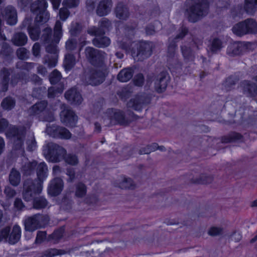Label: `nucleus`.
<instances>
[{"label":"nucleus","instance_id":"obj_1","mask_svg":"<svg viewBox=\"0 0 257 257\" xmlns=\"http://www.w3.org/2000/svg\"><path fill=\"white\" fill-rule=\"evenodd\" d=\"M35 170L37 173V179H27L24 183L23 197L25 200H29L35 194L41 193L43 182L48 176L47 165L44 162L39 164L37 162Z\"/></svg>","mask_w":257,"mask_h":257},{"label":"nucleus","instance_id":"obj_2","mask_svg":"<svg viewBox=\"0 0 257 257\" xmlns=\"http://www.w3.org/2000/svg\"><path fill=\"white\" fill-rule=\"evenodd\" d=\"M17 0L18 6L25 10L30 7L31 12L36 15L35 21L37 23H46L50 18V14L47 10L48 3L44 0Z\"/></svg>","mask_w":257,"mask_h":257},{"label":"nucleus","instance_id":"obj_3","mask_svg":"<svg viewBox=\"0 0 257 257\" xmlns=\"http://www.w3.org/2000/svg\"><path fill=\"white\" fill-rule=\"evenodd\" d=\"M170 80V75L166 70L151 72L147 76V85H150L154 82V89L158 93H162L166 90Z\"/></svg>","mask_w":257,"mask_h":257},{"label":"nucleus","instance_id":"obj_4","mask_svg":"<svg viewBox=\"0 0 257 257\" xmlns=\"http://www.w3.org/2000/svg\"><path fill=\"white\" fill-rule=\"evenodd\" d=\"M188 32V29L185 27H182L179 29V33L170 42L168 47V62L173 68L177 69H182V64L175 58V53L177 49V42L183 39Z\"/></svg>","mask_w":257,"mask_h":257},{"label":"nucleus","instance_id":"obj_5","mask_svg":"<svg viewBox=\"0 0 257 257\" xmlns=\"http://www.w3.org/2000/svg\"><path fill=\"white\" fill-rule=\"evenodd\" d=\"M47 105L48 102L46 100L37 102L28 109L29 115L40 121H53L54 117L51 113H48L46 109Z\"/></svg>","mask_w":257,"mask_h":257},{"label":"nucleus","instance_id":"obj_6","mask_svg":"<svg viewBox=\"0 0 257 257\" xmlns=\"http://www.w3.org/2000/svg\"><path fill=\"white\" fill-rule=\"evenodd\" d=\"M6 134L13 142L14 150H24V140L26 135V128L24 126H10Z\"/></svg>","mask_w":257,"mask_h":257},{"label":"nucleus","instance_id":"obj_7","mask_svg":"<svg viewBox=\"0 0 257 257\" xmlns=\"http://www.w3.org/2000/svg\"><path fill=\"white\" fill-rule=\"evenodd\" d=\"M232 31L239 37L246 34H257V22L253 19H246L236 24L232 27Z\"/></svg>","mask_w":257,"mask_h":257},{"label":"nucleus","instance_id":"obj_8","mask_svg":"<svg viewBox=\"0 0 257 257\" xmlns=\"http://www.w3.org/2000/svg\"><path fill=\"white\" fill-rule=\"evenodd\" d=\"M62 24L60 21L56 22L54 28V35L52 39V30L50 27H46L42 31L40 37L41 40L45 44L50 42L58 44L62 37Z\"/></svg>","mask_w":257,"mask_h":257},{"label":"nucleus","instance_id":"obj_9","mask_svg":"<svg viewBox=\"0 0 257 257\" xmlns=\"http://www.w3.org/2000/svg\"><path fill=\"white\" fill-rule=\"evenodd\" d=\"M105 114L109 120V122L107 124L108 126L117 124L121 125H128L132 120L136 119L138 117L137 115L132 113L133 119H128L125 117L124 113L123 111L116 110L113 108L107 109Z\"/></svg>","mask_w":257,"mask_h":257},{"label":"nucleus","instance_id":"obj_10","mask_svg":"<svg viewBox=\"0 0 257 257\" xmlns=\"http://www.w3.org/2000/svg\"><path fill=\"white\" fill-rule=\"evenodd\" d=\"M82 79L84 83L87 85L96 86L104 81L105 76L102 71L90 68L84 70Z\"/></svg>","mask_w":257,"mask_h":257},{"label":"nucleus","instance_id":"obj_11","mask_svg":"<svg viewBox=\"0 0 257 257\" xmlns=\"http://www.w3.org/2000/svg\"><path fill=\"white\" fill-rule=\"evenodd\" d=\"M49 220L48 216L40 213L36 214L25 219V229L33 232L46 224Z\"/></svg>","mask_w":257,"mask_h":257},{"label":"nucleus","instance_id":"obj_12","mask_svg":"<svg viewBox=\"0 0 257 257\" xmlns=\"http://www.w3.org/2000/svg\"><path fill=\"white\" fill-rule=\"evenodd\" d=\"M85 53L87 59L92 65L101 67L104 64V60L107 56L104 52L87 47L85 48Z\"/></svg>","mask_w":257,"mask_h":257},{"label":"nucleus","instance_id":"obj_13","mask_svg":"<svg viewBox=\"0 0 257 257\" xmlns=\"http://www.w3.org/2000/svg\"><path fill=\"white\" fill-rule=\"evenodd\" d=\"M153 43L142 42L137 45V50H132V55L135 60L142 61L152 54Z\"/></svg>","mask_w":257,"mask_h":257},{"label":"nucleus","instance_id":"obj_14","mask_svg":"<svg viewBox=\"0 0 257 257\" xmlns=\"http://www.w3.org/2000/svg\"><path fill=\"white\" fill-rule=\"evenodd\" d=\"M47 156L52 162H59L64 159L66 150L62 147L53 143L47 145Z\"/></svg>","mask_w":257,"mask_h":257},{"label":"nucleus","instance_id":"obj_15","mask_svg":"<svg viewBox=\"0 0 257 257\" xmlns=\"http://www.w3.org/2000/svg\"><path fill=\"white\" fill-rule=\"evenodd\" d=\"M46 132L50 136L55 138L69 139L71 137V134L68 130L58 125L49 126L47 125Z\"/></svg>","mask_w":257,"mask_h":257},{"label":"nucleus","instance_id":"obj_16","mask_svg":"<svg viewBox=\"0 0 257 257\" xmlns=\"http://www.w3.org/2000/svg\"><path fill=\"white\" fill-rule=\"evenodd\" d=\"M151 97L146 94L137 95L134 98L131 99L127 104L128 107L133 108L137 111H141L144 105L151 102Z\"/></svg>","mask_w":257,"mask_h":257},{"label":"nucleus","instance_id":"obj_17","mask_svg":"<svg viewBox=\"0 0 257 257\" xmlns=\"http://www.w3.org/2000/svg\"><path fill=\"white\" fill-rule=\"evenodd\" d=\"M62 122L68 127H74L76 125L78 117L75 112L70 109H66L60 113Z\"/></svg>","mask_w":257,"mask_h":257},{"label":"nucleus","instance_id":"obj_18","mask_svg":"<svg viewBox=\"0 0 257 257\" xmlns=\"http://www.w3.org/2000/svg\"><path fill=\"white\" fill-rule=\"evenodd\" d=\"M13 72L11 68H3L0 71V90L6 92L8 90L10 82V76Z\"/></svg>","mask_w":257,"mask_h":257},{"label":"nucleus","instance_id":"obj_19","mask_svg":"<svg viewBox=\"0 0 257 257\" xmlns=\"http://www.w3.org/2000/svg\"><path fill=\"white\" fill-rule=\"evenodd\" d=\"M112 7V0H99L96 9V14L99 17L108 15Z\"/></svg>","mask_w":257,"mask_h":257},{"label":"nucleus","instance_id":"obj_20","mask_svg":"<svg viewBox=\"0 0 257 257\" xmlns=\"http://www.w3.org/2000/svg\"><path fill=\"white\" fill-rule=\"evenodd\" d=\"M2 14L9 25H15L17 23V13L14 7L12 6L6 7L2 12Z\"/></svg>","mask_w":257,"mask_h":257},{"label":"nucleus","instance_id":"obj_21","mask_svg":"<svg viewBox=\"0 0 257 257\" xmlns=\"http://www.w3.org/2000/svg\"><path fill=\"white\" fill-rule=\"evenodd\" d=\"M243 93L246 96L250 98L257 95V85L249 80H243L240 83Z\"/></svg>","mask_w":257,"mask_h":257},{"label":"nucleus","instance_id":"obj_22","mask_svg":"<svg viewBox=\"0 0 257 257\" xmlns=\"http://www.w3.org/2000/svg\"><path fill=\"white\" fill-rule=\"evenodd\" d=\"M65 97L68 101L74 105H79L83 100L80 92L76 88H73L65 92Z\"/></svg>","mask_w":257,"mask_h":257},{"label":"nucleus","instance_id":"obj_23","mask_svg":"<svg viewBox=\"0 0 257 257\" xmlns=\"http://www.w3.org/2000/svg\"><path fill=\"white\" fill-rule=\"evenodd\" d=\"M63 188V180L60 178H55L51 182L48 193L53 196H56L60 194Z\"/></svg>","mask_w":257,"mask_h":257},{"label":"nucleus","instance_id":"obj_24","mask_svg":"<svg viewBox=\"0 0 257 257\" xmlns=\"http://www.w3.org/2000/svg\"><path fill=\"white\" fill-rule=\"evenodd\" d=\"M245 49V46L241 43L234 42L228 46L226 53L232 57L237 56L242 54Z\"/></svg>","mask_w":257,"mask_h":257},{"label":"nucleus","instance_id":"obj_25","mask_svg":"<svg viewBox=\"0 0 257 257\" xmlns=\"http://www.w3.org/2000/svg\"><path fill=\"white\" fill-rule=\"evenodd\" d=\"M114 13L117 18L121 20H126L130 16L128 8L122 3H119L116 5Z\"/></svg>","mask_w":257,"mask_h":257},{"label":"nucleus","instance_id":"obj_26","mask_svg":"<svg viewBox=\"0 0 257 257\" xmlns=\"http://www.w3.org/2000/svg\"><path fill=\"white\" fill-rule=\"evenodd\" d=\"M134 74V69L126 67L121 69L117 75V80L121 82H126L131 80Z\"/></svg>","mask_w":257,"mask_h":257},{"label":"nucleus","instance_id":"obj_27","mask_svg":"<svg viewBox=\"0 0 257 257\" xmlns=\"http://www.w3.org/2000/svg\"><path fill=\"white\" fill-rule=\"evenodd\" d=\"M39 194L40 193L36 194L31 199L26 200V201H29L33 200V207L37 210L45 208L48 204V201L44 197L39 196L35 197L36 195H39Z\"/></svg>","mask_w":257,"mask_h":257},{"label":"nucleus","instance_id":"obj_28","mask_svg":"<svg viewBox=\"0 0 257 257\" xmlns=\"http://www.w3.org/2000/svg\"><path fill=\"white\" fill-rule=\"evenodd\" d=\"M21 236V229L18 225H15L12 231L10 232L8 236V241L10 244H14L20 239Z\"/></svg>","mask_w":257,"mask_h":257},{"label":"nucleus","instance_id":"obj_29","mask_svg":"<svg viewBox=\"0 0 257 257\" xmlns=\"http://www.w3.org/2000/svg\"><path fill=\"white\" fill-rule=\"evenodd\" d=\"M181 52L185 62L193 64L195 60L194 53L190 47L185 46H181Z\"/></svg>","mask_w":257,"mask_h":257},{"label":"nucleus","instance_id":"obj_30","mask_svg":"<svg viewBox=\"0 0 257 257\" xmlns=\"http://www.w3.org/2000/svg\"><path fill=\"white\" fill-rule=\"evenodd\" d=\"M36 24L28 28V33L32 40L37 41L40 38L41 29L37 24H43L45 23H37L35 21Z\"/></svg>","mask_w":257,"mask_h":257},{"label":"nucleus","instance_id":"obj_31","mask_svg":"<svg viewBox=\"0 0 257 257\" xmlns=\"http://www.w3.org/2000/svg\"><path fill=\"white\" fill-rule=\"evenodd\" d=\"M75 64L76 60L74 55L71 53L66 54L63 64L65 71H70L74 67Z\"/></svg>","mask_w":257,"mask_h":257},{"label":"nucleus","instance_id":"obj_32","mask_svg":"<svg viewBox=\"0 0 257 257\" xmlns=\"http://www.w3.org/2000/svg\"><path fill=\"white\" fill-rule=\"evenodd\" d=\"M93 44L98 48H105L110 44V39L105 36L97 37L92 40Z\"/></svg>","mask_w":257,"mask_h":257},{"label":"nucleus","instance_id":"obj_33","mask_svg":"<svg viewBox=\"0 0 257 257\" xmlns=\"http://www.w3.org/2000/svg\"><path fill=\"white\" fill-rule=\"evenodd\" d=\"M28 41L27 36L24 33H16L13 38V44L18 46H24Z\"/></svg>","mask_w":257,"mask_h":257},{"label":"nucleus","instance_id":"obj_34","mask_svg":"<svg viewBox=\"0 0 257 257\" xmlns=\"http://www.w3.org/2000/svg\"><path fill=\"white\" fill-rule=\"evenodd\" d=\"M238 80L239 78L236 75H231L228 77L223 83L224 89L227 91H229L234 89Z\"/></svg>","mask_w":257,"mask_h":257},{"label":"nucleus","instance_id":"obj_35","mask_svg":"<svg viewBox=\"0 0 257 257\" xmlns=\"http://www.w3.org/2000/svg\"><path fill=\"white\" fill-rule=\"evenodd\" d=\"M37 166V161H33L25 164L22 168V172L24 176H28L34 174Z\"/></svg>","mask_w":257,"mask_h":257},{"label":"nucleus","instance_id":"obj_36","mask_svg":"<svg viewBox=\"0 0 257 257\" xmlns=\"http://www.w3.org/2000/svg\"><path fill=\"white\" fill-rule=\"evenodd\" d=\"M244 9L246 13L249 15H253L257 8V0H245Z\"/></svg>","mask_w":257,"mask_h":257},{"label":"nucleus","instance_id":"obj_37","mask_svg":"<svg viewBox=\"0 0 257 257\" xmlns=\"http://www.w3.org/2000/svg\"><path fill=\"white\" fill-rule=\"evenodd\" d=\"M9 181L10 184L14 186H17L21 181V174L20 172L15 168H13L9 175Z\"/></svg>","mask_w":257,"mask_h":257},{"label":"nucleus","instance_id":"obj_38","mask_svg":"<svg viewBox=\"0 0 257 257\" xmlns=\"http://www.w3.org/2000/svg\"><path fill=\"white\" fill-rule=\"evenodd\" d=\"M87 193L86 186L81 182H79L75 185V195L78 198H82Z\"/></svg>","mask_w":257,"mask_h":257},{"label":"nucleus","instance_id":"obj_39","mask_svg":"<svg viewBox=\"0 0 257 257\" xmlns=\"http://www.w3.org/2000/svg\"><path fill=\"white\" fill-rule=\"evenodd\" d=\"M67 251L63 249H58L56 248H48L44 250L41 257H54L58 255L65 254Z\"/></svg>","mask_w":257,"mask_h":257},{"label":"nucleus","instance_id":"obj_40","mask_svg":"<svg viewBox=\"0 0 257 257\" xmlns=\"http://www.w3.org/2000/svg\"><path fill=\"white\" fill-rule=\"evenodd\" d=\"M242 138L241 135L238 133L232 132L228 135L222 137L221 141L223 143H229L240 140Z\"/></svg>","mask_w":257,"mask_h":257},{"label":"nucleus","instance_id":"obj_41","mask_svg":"<svg viewBox=\"0 0 257 257\" xmlns=\"http://www.w3.org/2000/svg\"><path fill=\"white\" fill-rule=\"evenodd\" d=\"M209 47L210 51L213 54L220 51L222 48V42L218 38H214L211 41Z\"/></svg>","mask_w":257,"mask_h":257},{"label":"nucleus","instance_id":"obj_42","mask_svg":"<svg viewBox=\"0 0 257 257\" xmlns=\"http://www.w3.org/2000/svg\"><path fill=\"white\" fill-rule=\"evenodd\" d=\"M12 53V48L7 43H4L2 46V49L0 52L1 55L3 59L8 60L11 59V55Z\"/></svg>","mask_w":257,"mask_h":257},{"label":"nucleus","instance_id":"obj_43","mask_svg":"<svg viewBox=\"0 0 257 257\" xmlns=\"http://www.w3.org/2000/svg\"><path fill=\"white\" fill-rule=\"evenodd\" d=\"M15 100L11 97L5 98L1 103V106L5 110H10L13 109L15 106Z\"/></svg>","mask_w":257,"mask_h":257},{"label":"nucleus","instance_id":"obj_44","mask_svg":"<svg viewBox=\"0 0 257 257\" xmlns=\"http://www.w3.org/2000/svg\"><path fill=\"white\" fill-rule=\"evenodd\" d=\"M26 77V75L24 72H18L16 74L12 75L10 83L12 86H15L18 84L20 80L24 79Z\"/></svg>","mask_w":257,"mask_h":257},{"label":"nucleus","instance_id":"obj_45","mask_svg":"<svg viewBox=\"0 0 257 257\" xmlns=\"http://www.w3.org/2000/svg\"><path fill=\"white\" fill-rule=\"evenodd\" d=\"M213 181V177L210 175L206 174L201 175L199 178L193 180V183L197 184H209Z\"/></svg>","mask_w":257,"mask_h":257},{"label":"nucleus","instance_id":"obj_46","mask_svg":"<svg viewBox=\"0 0 257 257\" xmlns=\"http://www.w3.org/2000/svg\"><path fill=\"white\" fill-rule=\"evenodd\" d=\"M135 185L133 180L130 178H124L122 182L119 183V187L121 189H131L135 188Z\"/></svg>","mask_w":257,"mask_h":257},{"label":"nucleus","instance_id":"obj_47","mask_svg":"<svg viewBox=\"0 0 257 257\" xmlns=\"http://www.w3.org/2000/svg\"><path fill=\"white\" fill-rule=\"evenodd\" d=\"M88 33L95 37H101L105 35V33L99 26L98 27H93L87 30Z\"/></svg>","mask_w":257,"mask_h":257},{"label":"nucleus","instance_id":"obj_48","mask_svg":"<svg viewBox=\"0 0 257 257\" xmlns=\"http://www.w3.org/2000/svg\"><path fill=\"white\" fill-rule=\"evenodd\" d=\"M158 144L153 143L145 147L142 148L139 151V154H149L152 152L155 151L157 149Z\"/></svg>","mask_w":257,"mask_h":257},{"label":"nucleus","instance_id":"obj_49","mask_svg":"<svg viewBox=\"0 0 257 257\" xmlns=\"http://www.w3.org/2000/svg\"><path fill=\"white\" fill-rule=\"evenodd\" d=\"M62 77L61 73L57 69H55L50 75V81L52 84H56L59 82Z\"/></svg>","mask_w":257,"mask_h":257},{"label":"nucleus","instance_id":"obj_50","mask_svg":"<svg viewBox=\"0 0 257 257\" xmlns=\"http://www.w3.org/2000/svg\"><path fill=\"white\" fill-rule=\"evenodd\" d=\"M82 30L81 25L78 23H73L71 24L69 32L72 36L76 37L78 35Z\"/></svg>","mask_w":257,"mask_h":257},{"label":"nucleus","instance_id":"obj_51","mask_svg":"<svg viewBox=\"0 0 257 257\" xmlns=\"http://www.w3.org/2000/svg\"><path fill=\"white\" fill-rule=\"evenodd\" d=\"M98 26L102 29L106 33V31H109L112 27V24L110 21L108 19L103 18L99 22Z\"/></svg>","mask_w":257,"mask_h":257},{"label":"nucleus","instance_id":"obj_52","mask_svg":"<svg viewBox=\"0 0 257 257\" xmlns=\"http://www.w3.org/2000/svg\"><path fill=\"white\" fill-rule=\"evenodd\" d=\"M27 145V150L29 152H32L37 148V143L33 135L31 136L26 141Z\"/></svg>","mask_w":257,"mask_h":257},{"label":"nucleus","instance_id":"obj_53","mask_svg":"<svg viewBox=\"0 0 257 257\" xmlns=\"http://www.w3.org/2000/svg\"><path fill=\"white\" fill-rule=\"evenodd\" d=\"M80 4V0H63L62 5L68 9L77 8Z\"/></svg>","mask_w":257,"mask_h":257},{"label":"nucleus","instance_id":"obj_54","mask_svg":"<svg viewBox=\"0 0 257 257\" xmlns=\"http://www.w3.org/2000/svg\"><path fill=\"white\" fill-rule=\"evenodd\" d=\"M77 46V40L73 38H69L65 43L66 49L68 51L74 50Z\"/></svg>","mask_w":257,"mask_h":257},{"label":"nucleus","instance_id":"obj_55","mask_svg":"<svg viewBox=\"0 0 257 257\" xmlns=\"http://www.w3.org/2000/svg\"><path fill=\"white\" fill-rule=\"evenodd\" d=\"M29 51L24 47L19 48L16 52L18 57L21 60H25L29 58Z\"/></svg>","mask_w":257,"mask_h":257},{"label":"nucleus","instance_id":"obj_56","mask_svg":"<svg viewBox=\"0 0 257 257\" xmlns=\"http://www.w3.org/2000/svg\"><path fill=\"white\" fill-rule=\"evenodd\" d=\"M99 0H86L85 2L86 9L89 12L96 10Z\"/></svg>","mask_w":257,"mask_h":257},{"label":"nucleus","instance_id":"obj_57","mask_svg":"<svg viewBox=\"0 0 257 257\" xmlns=\"http://www.w3.org/2000/svg\"><path fill=\"white\" fill-rule=\"evenodd\" d=\"M134 84L135 86L141 87L145 82V77L142 73H138L136 74L133 79Z\"/></svg>","mask_w":257,"mask_h":257},{"label":"nucleus","instance_id":"obj_58","mask_svg":"<svg viewBox=\"0 0 257 257\" xmlns=\"http://www.w3.org/2000/svg\"><path fill=\"white\" fill-rule=\"evenodd\" d=\"M63 160H65L66 163L71 165H76L78 163L77 157L73 154L66 155Z\"/></svg>","mask_w":257,"mask_h":257},{"label":"nucleus","instance_id":"obj_59","mask_svg":"<svg viewBox=\"0 0 257 257\" xmlns=\"http://www.w3.org/2000/svg\"><path fill=\"white\" fill-rule=\"evenodd\" d=\"M11 230L10 226H6L0 230V242L3 240L7 241Z\"/></svg>","mask_w":257,"mask_h":257},{"label":"nucleus","instance_id":"obj_60","mask_svg":"<svg viewBox=\"0 0 257 257\" xmlns=\"http://www.w3.org/2000/svg\"><path fill=\"white\" fill-rule=\"evenodd\" d=\"M70 14V12L66 7H64L59 10V17L60 19L63 21H66L69 17Z\"/></svg>","mask_w":257,"mask_h":257},{"label":"nucleus","instance_id":"obj_61","mask_svg":"<svg viewBox=\"0 0 257 257\" xmlns=\"http://www.w3.org/2000/svg\"><path fill=\"white\" fill-rule=\"evenodd\" d=\"M35 65V63L32 62H22L17 64V67L22 70L29 71L32 68H34Z\"/></svg>","mask_w":257,"mask_h":257},{"label":"nucleus","instance_id":"obj_62","mask_svg":"<svg viewBox=\"0 0 257 257\" xmlns=\"http://www.w3.org/2000/svg\"><path fill=\"white\" fill-rule=\"evenodd\" d=\"M63 232L64 230L62 228L57 229L50 235V238L57 241L62 237Z\"/></svg>","mask_w":257,"mask_h":257},{"label":"nucleus","instance_id":"obj_63","mask_svg":"<svg viewBox=\"0 0 257 257\" xmlns=\"http://www.w3.org/2000/svg\"><path fill=\"white\" fill-rule=\"evenodd\" d=\"M46 232L43 231H38L35 241L36 244L42 243L46 237Z\"/></svg>","mask_w":257,"mask_h":257},{"label":"nucleus","instance_id":"obj_64","mask_svg":"<svg viewBox=\"0 0 257 257\" xmlns=\"http://www.w3.org/2000/svg\"><path fill=\"white\" fill-rule=\"evenodd\" d=\"M57 63V59L56 56H51V57H48L45 59V63L47 64L48 67L53 68L56 66Z\"/></svg>","mask_w":257,"mask_h":257}]
</instances>
